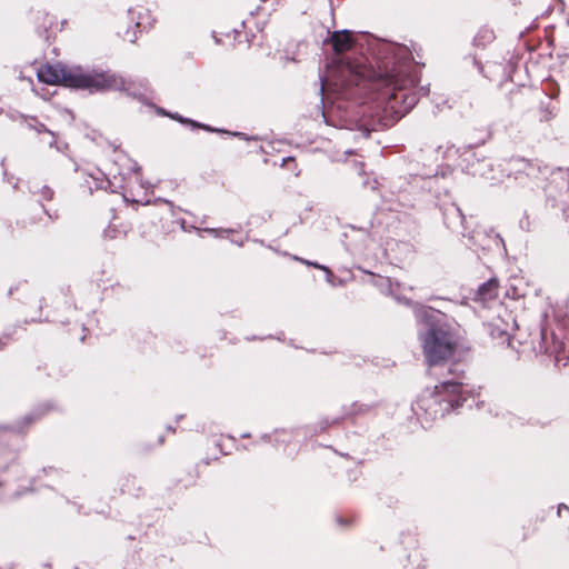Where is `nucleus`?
<instances>
[{
	"label": "nucleus",
	"mask_w": 569,
	"mask_h": 569,
	"mask_svg": "<svg viewBox=\"0 0 569 569\" xmlns=\"http://www.w3.org/2000/svg\"><path fill=\"white\" fill-rule=\"evenodd\" d=\"M40 81L79 89H107L114 87V78L104 73H82L80 69H67L60 64L46 66L38 71Z\"/></svg>",
	"instance_id": "1"
},
{
	"label": "nucleus",
	"mask_w": 569,
	"mask_h": 569,
	"mask_svg": "<svg viewBox=\"0 0 569 569\" xmlns=\"http://www.w3.org/2000/svg\"><path fill=\"white\" fill-rule=\"evenodd\" d=\"M441 318L440 312L432 311L429 316L430 327L422 337V347L431 363L449 358L456 346L452 333L445 328Z\"/></svg>",
	"instance_id": "2"
},
{
	"label": "nucleus",
	"mask_w": 569,
	"mask_h": 569,
	"mask_svg": "<svg viewBox=\"0 0 569 569\" xmlns=\"http://www.w3.org/2000/svg\"><path fill=\"white\" fill-rule=\"evenodd\" d=\"M331 42L335 51L343 52L351 48L352 38L349 31H338L331 37Z\"/></svg>",
	"instance_id": "3"
},
{
	"label": "nucleus",
	"mask_w": 569,
	"mask_h": 569,
	"mask_svg": "<svg viewBox=\"0 0 569 569\" xmlns=\"http://www.w3.org/2000/svg\"><path fill=\"white\" fill-rule=\"evenodd\" d=\"M495 287H496V283L493 281H490L480 288V292H482L485 290H490L491 288H495Z\"/></svg>",
	"instance_id": "4"
}]
</instances>
